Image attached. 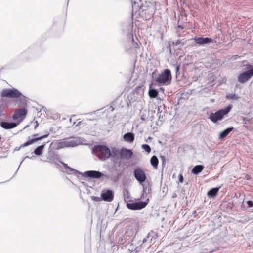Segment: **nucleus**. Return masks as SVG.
<instances>
[{
	"label": "nucleus",
	"instance_id": "obj_1",
	"mask_svg": "<svg viewBox=\"0 0 253 253\" xmlns=\"http://www.w3.org/2000/svg\"><path fill=\"white\" fill-rule=\"evenodd\" d=\"M172 75L169 69H165L161 73L158 74L155 81L159 85H168L171 84Z\"/></svg>",
	"mask_w": 253,
	"mask_h": 253
},
{
	"label": "nucleus",
	"instance_id": "obj_2",
	"mask_svg": "<svg viewBox=\"0 0 253 253\" xmlns=\"http://www.w3.org/2000/svg\"><path fill=\"white\" fill-rule=\"evenodd\" d=\"M94 151L98 158L102 160L108 158L111 155L110 149L105 146H95L94 148Z\"/></svg>",
	"mask_w": 253,
	"mask_h": 253
},
{
	"label": "nucleus",
	"instance_id": "obj_3",
	"mask_svg": "<svg viewBox=\"0 0 253 253\" xmlns=\"http://www.w3.org/2000/svg\"><path fill=\"white\" fill-rule=\"evenodd\" d=\"M231 107L228 106L224 109L218 110L214 113H211L209 118L212 122L215 123L218 121L221 120L224 116L226 115L231 110Z\"/></svg>",
	"mask_w": 253,
	"mask_h": 253
},
{
	"label": "nucleus",
	"instance_id": "obj_4",
	"mask_svg": "<svg viewBox=\"0 0 253 253\" xmlns=\"http://www.w3.org/2000/svg\"><path fill=\"white\" fill-rule=\"evenodd\" d=\"M27 114V110L25 108L16 109L12 116V119L16 121L17 125L20 123L25 118Z\"/></svg>",
	"mask_w": 253,
	"mask_h": 253
},
{
	"label": "nucleus",
	"instance_id": "obj_5",
	"mask_svg": "<svg viewBox=\"0 0 253 253\" xmlns=\"http://www.w3.org/2000/svg\"><path fill=\"white\" fill-rule=\"evenodd\" d=\"M248 69L249 70L240 73L238 76V80L240 83H246L253 76V66L249 65H248Z\"/></svg>",
	"mask_w": 253,
	"mask_h": 253
},
{
	"label": "nucleus",
	"instance_id": "obj_6",
	"mask_svg": "<svg viewBox=\"0 0 253 253\" xmlns=\"http://www.w3.org/2000/svg\"><path fill=\"white\" fill-rule=\"evenodd\" d=\"M1 95L10 98H19L22 96V93L15 89H4L1 92Z\"/></svg>",
	"mask_w": 253,
	"mask_h": 253
},
{
	"label": "nucleus",
	"instance_id": "obj_7",
	"mask_svg": "<svg viewBox=\"0 0 253 253\" xmlns=\"http://www.w3.org/2000/svg\"><path fill=\"white\" fill-rule=\"evenodd\" d=\"M134 175L136 180L140 183H142L146 179L145 173L140 168H137L134 169Z\"/></svg>",
	"mask_w": 253,
	"mask_h": 253
},
{
	"label": "nucleus",
	"instance_id": "obj_8",
	"mask_svg": "<svg viewBox=\"0 0 253 253\" xmlns=\"http://www.w3.org/2000/svg\"><path fill=\"white\" fill-rule=\"evenodd\" d=\"M76 145V143L74 140L68 139H64L60 140L57 142V148L61 149L65 147H74Z\"/></svg>",
	"mask_w": 253,
	"mask_h": 253
},
{
	"label": "nucleus",
	"instance_id": "obj_9",
	"mask_svg": "<svg viewBox=\"0 0 253 253\" xmlns=\"http://www.w3.org/2000/svg\"><path fill=\"white\" fill-rule=\"evenodd\" d=\"M119 154L121 159L128 160L132 156L133 152L131 150L123 148L121 149Z\"/></svg>",
	"mask_w": 253,
	"mask_h": 253
},
{
	"label": "nucleus",
	"instance_id": "obj_10",
	"mask_svg": "<svg viewBox=\"0 0 253 253\" xmlns=\"http://www.w3.org/2000/svg\"><path fill=\"white\" fill-rule=\"evenodd\" d=\"M194 41L196 42V44L199 45H204L206 44H208L211 42H213V40L210 38H195Z\"/></svg>",
	"mask_w": 253,
	"mask_h": 253
},
{
	"label": "nucleus",
	"instance_id": "obj_11",
	"mask_svg": "<svg viewBox=\"0 0 253 253\" xmlns=\"http://www.w3.org/2000/svg\"><path fill=\"white\" fill-rule=\"evenodd\" d=\"M101 197L104 201L110 202L113 200L114 195L111 190H107L101 193Z\"/></svg>",
	"mask_w": 253,
	"mask_h": 253
},
{
	"label": "nucleus",
	"instance_id": "obj_12",
	"mask_svg": "<svg viewBox=\"0 0 253 253\" xmlns=\"http://www.w3.org/2000/svg\"><path fill=\"white\" fill-rule=\"evenodd\" d=\"M86 176L93 178H100L103 176V174L97 171H87L85 172Z\"/></svg>",
	"mask_w": 253,
	"mask_h": 253
},
{
	"label": "nucleus",
	"instance_id": "obj_13",
	"mask_svg": "<svg viewBox=\"0 0 253 253\" xmlns=\"http://www.w3.org/2000/svg\"><path fill=\"white\" fill-rule=\"evenodd\" d=\"M47 136H48V135H43V136H40L39 137H35V138L32 139L27 141L26 142L24 143V144L21 145L20 147L22 148V147H26L29 145L33 144L34 142H35L36 141H37L38 140H41L44 138L46 137Z\"/></svg>",
	"mask_w": 253,
	"mask_h": 253
},
{
	"label": "nucleus",
	"instance_id": "obj_14",
	"mask_svg": "<svg viewBox=\"0 0 253 253\" xmlns=\"http://www.w3.org/2000/svg\"><path fill=\"white\" fill-rule=\"evenodd\" d=\"M17 124L14 122L8 123L6 122H1V126L6 129H11L17 126Z\"/></svg>",
	"mask_w": 253,
	"mask_h": 253
},
{
	"label": "nucleus",
	"instance_id": "obj_15",
	"mask_svg": "<svg viewBox=\"0 0 253 253\" xmlns=\"http://www.w3.org/2000/svg\"><path fill=\"white\" fill-rule=\"evenodd\" d=\"M156 238V235L153 232L149 233L147 237L145 238L143 240V244H145L146 242H148L149 243H151L153 242V240H155Z\"/></svg>",
	"mask_w": 253,
	"mask_h": 253
},
{
	"label": "nucleus",
	"instance_id": "obj_16",
	"mask_svg": "<svg viewBox=\"0 0 253 253\" xmlns=\"http://www.w3.org/2000/svg\"><path fill=\"white\" fill-rule=\"evenodd\" d=\"M124 139L126 141L132 143L134 140V135L132 133L128 132L124 135Z\"/></svg>",
	"mask_w": 253,
	"mask_h": 253
},
{
	"label": "nucleus",
	"instance_id": "obj_17",
	"mask_svg": "<svg viewBox=\"0 0 253 253\" xmlns=\"http://www.w3.org/2000/svg\"><path fill=\"white\" fill-rule=\"evenodd\" d=\"M148 201L149 198H147L145 201H140L132 204L127 203L126 206H146L148 203Z\"/></svg>",
	"mask_w": 253,
	"mask_h": 253
},
{
	"label": "nucleus",
	"instance_id": "obj_18",
	"mask_svg": "<svg viewBox=\"0 0 253 253\" xmlns=\"http://www.w3.org/2000/svg\"><path fill=\"white\" fill-rule=\"evenodd\" d=\"M204 168V167L202 165H197L193 168L192 172L194 174H198L203 170Z\"/></svg>",
	"mask_w": 253,
	"mask_h": 253
},
{
	"label": "nucleus",
	"instance_id": "obj_19",
	"mask_svg": "<svg viewBox=\"0 0 253 253\" xmlns=\"http://www.w3.org/2000/svg\"><path fill=\"white\" fill-rule=\"evenodd\" d=\"M219 188L220 187L212 188L208 192V196L209 197H215L217 194Z\"/></svg>",
	"mask_w": 253,
	"mask_h": 253
},
{
	"label": "nucleus",
	"instance_id": "obj_20",
	"mask_svg": "<svg viewBox=\"0 0 253 253\" xmlns=\"http://www.w3.org/2000/svg\"><path fill=\"white\" fill-rule=\"evenodd\" d=\"M233 129V127H230L225 129L219 134V138L223 139L226 137L228 134Z\"/></svg>",
	"mask_w": 253,
	"mask_h": 253
},
{
	"label": "nucleus",
	"instance_id": "obj_21",
	"mask_svg": "<svg viewBox=\"0 0 253 253\" xmlns=\"http://www.w3.org/2000/svg\"><path fill=\"white\" fill-rule=\"evenodd\" d=\"M46 144V143H44L43 144L38 146L34 150V153L36 155H40L42 153V151L44 148V146Z\"/></svg>",
	"mask_w": 253,
	"mask_h": 253
},
{
	"label": "nucleus",
	"instance_id": "obj_22",
	"mask_svg": "<svg viewBox=\"0 0 253 253\" xmlns=\"http://www.w3.org/2000/svg\"><path fill=\"white\" fill-rule=\"evenodd\" d=\"M148 94L150 98H155L158 95V91L154 89H150Z\"/></svg>",
	"mask_w": 253,
	"mask_h": 253
},
{
	"label": "nucleus",
	"instance_id": "obj_23",
	"mask_svg": "<svg viewBox=\"0 0 253 253\" xmlns=\"http://www.w3.org/2000/svg\"><path fill=\"white\" fill-rule=\"evenodd\" d=\"M151 164L154 167L157 168L159 161L156 156H153L150 160Z\"/></svg>",
	"mask_w": 253,
	"mask_h": 253
},
{
	"label": "nucleus",
	"instance_id": "obj_24",
	"mask_svg": "<svg viewBox=\"0 0 253 253\" xmlns=\"http://www.w3.org/2000/svg\"><path fill=\"white\" fill-rule=\"evenodd\" d=\"M142 148L147 152L150 153L151 152V148L147 144H143L142 146Z\"/></svg>",
	"mask_w": 253,
	"mask_h": 253
},
{
	"label": "nucleus",
	"instance_id": "obj_25",
	"mask_svg": "<svg viewBox=\"0 0 253 253\" xmlns=\"http://www.w3.org/2000/svg\"><path fill=\"white\" fill-rule=\"evenodd\" d=\"M185 44V42H182L180 40H177L175 42H173L172 43V44L173 45H175V46H177L180 44L184 45Z\"/></svg>",
	"mask_w": 253,
	"mask_h": 253
},
{
	"label": "nucleus",
	"instance_id": "obj_26",
	"mask_svg": "<svg viewBox=\"0 0 253 253\" xmlns=\"http://www.w3.org/2000/svg\"><path fill=\"white\" fill-rule=\"evenodd\" d=\"M62 164L65 169H68L70 171H72L73 170V169L70 168L67 164L62 162Z\"/></svg>",
	"mask_w": 253,
	"mask_h": 253
},
{
	"label": "nucleus",
	"instance_id": "obj_27",
	"mask_svg": "<svg viewBox=\"0 0 253 253\" xmlns=\"http://www.w3.org/2000/svg\"><path fill=\"white\" fill-rule=\"evenodd\" d=\"M144 207H127V208L128 209L132 210H140Z\"/></svg>",
	"mask_w": 253,
	"mask_h": 253
},
{
	"label": "nucleus",
	"instance_id": "obj_28",
	"mask_svg": "<svg viewBox=\"0 0 253 253\" xmlns=\"http://www.w3.org/2000/svg\"><path fill=\"white\" fill-rule=\"evenodd\" d=\"M184 27L183 26H181V25H178L177 27H176V31L177 32H179V29H183Z\"/></svg>",
	"mask_w": 253,
	"mask_h": 253
},
{
	"label": "nucleus",
	"instance_id": "obj_29",
	"mask_svg": "<svg viewBox=\"0 0 253 253\" xmlns=\"http://www.w3.org/2000/svg\"><path fill=\"white\" fill-rule=\"evenodd\" d=\"M183 175L182 174H180L179 175V182L180 183H182L183 182Z\"/></svg>",
	"mask_w": 253,
	"mask_h": 253
},
{
	"label": "nucleus",
	"instance_id": "obj_30",
	"mask_svg": "<svg viewBox=\"0 0 253 253\" xmlns=\"http://www.w3.org/2000/svg\"><path fill=\"white\" fill-rule=\"evenodd\" d=\"M35 126H34V128L36 129L38 127V126H39V123H38L37 121H36L35 122Z\"/></svg>",
	"mask_w": 253,
	"mask_h": 253
},
{
	"label": "nucleus",
	"instance_id": "obj_31",
	"mask_svg": "<svg viewBox=\"0 0 253 253\" xmlns=\"http://www.w3.org/2000/svg\"><path fill=\"white\" fill-rule=\"evenodd\" d=\"M247 203L249 206H253V202H252L251 201H248Z\"/></svg>",
	"mask_w": 253,
	"mask_h": 253
},
{
	"label": "nucleus",
	"instance_id": "obj_32",
	"mask_svg": "<svg viewBox=\"0 0 253 253\" xmlns=\"http://www.w3.org/2000/svg\"><path fill=\"white\" fill-rule=\"evenodd\" d=\"M249 121V120L248 118H246V117H244L243 121L245 122V124L246 123V121Z\"/></svg>",
	"mask_w": 253,
	"mask_h": 253
},
{
	"label": "nucleus",
	"instance_id": "obj_33",
	"mask_svg": "<svg viewBox=\"0 0 253 253\" xmlns=\"http://www.w3.org/2000/svg\"><path fill=\"white\" fill-rule=\"evenodd\" d=\"M179 68H180V66H177L176 67V72H177L179 71Z\"/></svg>",
	"mask_w": 253,
	"mask_h": 253
},
{
	"label": "nucleus",
	"instance_id": "obj_34",
	"mask_svg": "<svg viewBox=\"0 0 253 253\" xmlns=\"http://www.w3.org/2000/svg\"><path fill=\"white\" fill-rule=\"evenodd\" d=\"M37 135H38V134H34V135H33V136H34V137H36V136H37Z\"/></svg>",
	"mask_w": 253,
	"mask_h": 253
},
{
	"label": "nucleus",
	"instance_id": "obj_35",
	"mask_svg": "<svg viewBox=\"0 0 253 253\" xmlns=\"http://www.w3.org/2000/svg\"><path fill=\"white\" fill-rule=\"evenodd\" d=\"M118 208V207H117V208H116V209H115V211H116L117 210Z\"/></svg>",
	"mask_w": 253,
	"mask_h": 253
},
{
	"label": "nucleus",
	"instance_id": "obj_36",
	"mask_svg": "<svg viewBox=\"0 0 253 253\" xmlns=\"http://www.w3.org/2000/svg\"><path fill=\"white\" fill-rule=\"evenodd\" d=\"M196 213V211H194V214H195Z\"/></svg>",
	"mask_w": 253,
	"mask_h": 253
}]
</instances>
